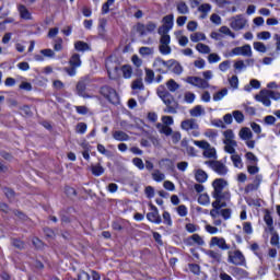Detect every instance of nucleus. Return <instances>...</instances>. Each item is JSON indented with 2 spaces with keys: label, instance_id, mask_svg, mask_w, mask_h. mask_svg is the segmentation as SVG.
Instances as JSON below:
<instances>
[{
  "label": "nucleus",
  "instance_id": "nucleus-3",
  "mask_svg": "<svg viewBox=\"0 0 280 280\" xmlns=\"http://www.w3.org/2000/svg\"><path fill=\"white\" fill-rule=\"evenodd\" d=\"M162 102L166 106L164 113H168L170 115H176V113H178V102H176L174 95L168 94L166 97L162 98Z\"/></svg>",
  "mask_w": 280,
  "mask_h": 280
},
{
  "label": "nucleus",
  "instance_id": "nucleus-31",
  "mask_svg": "<svg viewBox=\"0 0 280 280\" xmlns=\"http://www.w3.org/2000/svg\"><path fill=\"white\" fill-rule=\"evenodd\" d=\"M166 86L168 91H171V93H175V91H178V89H180V85L174 79L168 80L166 82Z\"/></svg>",
  "mask_w": 280,
  "mask_h": 280
},
{
  "label": "nucleus",
  "instance_id": "nucleus-25",
  "mask_svg": "<svg viewBox=\"0 0 280 280\" xmlns=\"http://www.w3.org/2000/svg\"><path fill=\"white\" fill-rule=\"evenodd\" d=\"M4 196L8 198L9 202H14L16 198V192L12 188H2Z\"/></svg>",
  "mask_w": 280,
  "mask_h": 280
},
{
  "label": "nucleus",
  "instance_id": "nucleus-36",
  "mask_svg": "<svg viewBox=\"0 0 280 280\" xmlns=\"http://www.w3.org/2000/svg\"><path fill=\"white\" fill-rule=\"evenodd\" d=\"M131 89L133 91H143V89H145V85H143V81L141 79H136L132 83H131Z\"/></svg>",
  "mask_w": 280,
  "mask_h": 280
},
{
  "label": "nucleus",
  "instance_id": "nucleus-41",
  "mask_svg": "<svg viewBox=\"0 0 280 280\" xmlns=\"http://www.w3.org/2000/svg\"><path fill=\"white\" fill-rule=\"evenodd\" d=\"M159 49L163 56H170V54H172V47H170V44H160Z\"/></svg>",
  "mask_w": 280,
  "mask_h": 280
},
{
  "label": "nucleus",
  "instance_id": "nucleus-20",
  "mask_svg": "<svg viewBox=\"0 0 280 280\" xmlns=\"http://www.w3.org/2000/svg\"><path fill=\"white\" fill-rule=\"evenodd\" d=\"M223 137L225 138L223 140V143H231V144L235 145L236 141L233 140V139H235V133H233V131L231 129L223 131Z\"/></svg>",
  "mask_w": 280,
  "mask_h": 280
},
{
  "label": "nucleus",
  "instance_id": "nucleus-38",
  "mask_svg": "<svg viewBox=\"0 0 280 280\" xmlns=\"http://www.w3.org/2000/svg\"><path fill=\"white\" fill-rule=\"evenodd\" d=\"M196 49L199 54H211V48L202 43L197 44Z\"/></svg>",
  "mask_w": 280,
  "mask_h": 280
},
{
  "label": "nucleus",
  "instance_id": "nucleus-28",
  "mask_svg": "<svg viewBox=\"0 0 280 280\" xmlns=\"http://www.w3.org/2000/svg\"><path fill=\"white\" fill-rule=\"evenodd\" d=\"M19 12H20L21 19H25L26 21H30V19H32V13H30V11L25 5L21 4L19 7Z\"/></svg>",
  "mask_w": 280,
  "mask_h": 280
},
{
  "label": "nucleus",
  "instance_id": "nucleus-7",
  "mask_svg": "<svg viewBox=\"0 0 280 280\" xmlns=\"http://www.w3.org/2000/svg\"><path fill=\"white\" fill-rule=\"evenodd\" d=\"M186 82L192 86H197V89H209V81L199 77H188Z\"/></svg>",
  "mask_w": 280,
  "mask_h": 280
},
{
  "label": "nucleus",
  "instance_id": "nucleus-15",
  "mask_svg": "<svg viewBox=\"0 0 280 280\" xmlns=\"http://www.w3.org/2000/svg\"><path fill=\"white\" fill-rule=\"evenodd\" d=\"M172 65H174V59L165 61L161 57H158L153 61L154 68L166 67L167 69H172Z\"/></svg>",
  "mask_w": 280,
  "mask_h": 280
},
{
  "label": "nucleus",
  "instance_id": "nucleus-37",
  "mask_svg": "<svg viewBox=\"0 0 280 280\" xmlns=\"http://www.w3.org/2000/svg\"><path fill=\"white\" fill-rule=\"evenodd\" d=\"M254 49L256 51H259L260 54H266L268 51V48H266V44L261 42H254Z\"/></svg>",
  "mask_w": 280,
  "mask_h": 280
},
{
  "label": "nucleus",
  "instance_id": "nucleus-57",
  "mask_svg": "<svg viewBox=\"0 0 280 280\" xmlns=\"http://www.w3.org/2000/svg\"><path fill=\"white\" fill-rule=\"evenodd\" d=\"M203 135H205V137H208V139H217L218 138V130L207 129Z\"/></svg>",
  "mask_w": 280,
  "mask_h": 280
},
{
  "label": "nucleus",
  "instance_id": "nucleus-46",
  "mask_svg": "<svg viewBox=\"0 0 280 280\" xmlns=\"http://www.w3.org/2000/svg\"><path fill=\"white\" fill-rule=\"evenodd\" d=\"M122 75L126 79L132 78V67L130 66H122L121 67Z\"/></svg>",
  "mask_w": 280,
  "mask_h": 280
},
{
  "label": "nucleus",
  "instance_id": "nucleus-29",
  "mask_svg": "<svg viewBox=\"0 0 280 280\" xmlns=\"http://www.w3.org/2000/svg\"><path fill=\"white\" fill-rule=\"evenodd\" d=\"M176 8L179 14H189V7L184 1L177 2Z\"/></svg>",
  "mask_w": 280,
  "mask_h": 280
},
{
  "label": "nucleus",
  "instance_id": "nucleus-32",
  "mask_svg": "<svg viewBox=\"0 0 280 280\" xmlns=\"http://www.w3.org/2000/svg\"><path fill=\"white\" fill-rule=\"evenodd\" d=\"M69 65H71L72 67H81L82 65V60L80 59V55L78 54H73L69 60Z\"/></svg>",
  "mask_w": 280,
  "mask_h": 280
},
{
  "label": "nucleus",
  "instance_id": "nucleus-34",
  "mask_svg": "<svg viewBox=\"0 0 280 280\" xmlns=\"http://www.w3.org/2000/svg\"><path fill=\"white\" fill-rule=\"evenodd\" d=\"M106 100H108L110 104H119V95L117 94V91L114 89L106 97Z\"/></svg>",
  "mask_w": 280,
  "mask_h": 280
},
{
  "label": "nucleus",
  "instance_id": "nucleus-48",
  "mask_svg": "<svg viewBox=\"0 0 280 280\" xmlns=\"http://www.w3.org/2000/svg\"><path fill=\"white\" fill-rule=\"evenodd\" d=\"M203 156H206V159H215V149L210 145L203 151Z\"/></svg>",
  "mask_w": 280,
  "mask_h": 280
},
{
  "label": "nucleus",
  "instance_id": "nucleus-51",
  "mask_svg": "<svg viewBox=\"0 0 280 280\" xmlns=\"http://www.w3.org/2000/svg\"><path fill=\"white\" fill-rule=\"evenodd\" d=\"M132 164L138 167V170H145V164L143 163V160L140 158H133Z\"/></svg>",
  "mask_w": 280,
  "mask_h": 280
},
{
  "label": "nucleus",
  "instance_id": "nucleus-62",
  "mask_svg": "<svg viewBox=\"0 0 280 280\" xmlns=\"http://www.w3.org/2000/svg\"><path fill=\"white\" fill-rule=\"evenodd\" d=\"M270 244L271 246H277L279 248V234L277 232L272 233Z\"/></svg>",
  "mask_w": 280,
  "mask_h": 280
},
{
  "label": "nucleus",
  "instance_id": "nucleus-16",
  "mask_svg": "<svg viewBox=\"0 0 280 280\" xmlns=\"http://www.w3.org/2000/svg\"><path fill=\"white\" fill-rule=\"evenodd\" d=\"M212 198H214V201H217V205L219 202H222V200H231V192L229 190H221L218 195L212 194Z\"/></svg>",
  "mask_w": 280,
  "mask_h": 280
},
{
  "label": "nucleus",
  "instance_id": "nucleus-64",
  "mask_svg": "<svg viewBox=\"0 0 280 280\" xmlns=\"http://www.w3.org/2000/svg\"><path fill=\"white\" fill-rule=\"evenodd\" d=\"M77 280H91V276L85 271H81L79 272Z\"/></svg>",
  "mask_w": 280,
  "mask_h": 280
},
{
  "label": "nucleus",
  "instance_id": "nucleus-22",
  "mask_svg": "<svg viewBox=\"0 0 280 280\" xmlns=\"http://www.w3.org/2000/svg\"><path fill=\"white\" fill-rule=\"evenodd\" d=\"M198 12H201L200 19H206L211 12V4L203 3L198 7Z\"/></svg>",
  "mask_w": 280,
  "mask_h": 280
},
{
  "label": "nucleus",
  "instance_id": "nucleus-39",
  "mask_svg": "<svg viewBox=\"0 0 280 280\" xmlns=\"http://www.w3.org/2000/svg\"><path fill=\"white\" fill-rule=\"evenodd\" d=\"M144 81L147 82V84H152V82H154V71L152 69H145Z\"/></svg>",
  "mask_w": 280,
  "mask_h": 280
},
{
  "label": "nucleus",
  "instance_id": "nucleus-61",
  "mask_svg": "<svg viewBox=\"0 0 280 280\" xmlns=\"http://www.w3.org/2000/svg\"><path fill=\"white\" fill-rule=\"evenodd\" d=\"M208 62L213 65V62H220V56L215 52H212L208 56Z\"/></svg>",
  "mask_w": 280,
  "mask_h": 280
},
{
  "label": "nucleus",
  "instance_id": "nucleus-50",
  "mask_svg": "<svg viewBox=\"0 0 280 280\" xmlns=\"http://www.w3.org/2000/svg\"><path fill=\"white\" fill-rule=\"evenodd\" d=\"M161 38H160V45H170L171 43V37L167 35V33H159Z\"/></svg>",
  "mask_w": 280,
  "mask_h": 280
},
{
  "label": "nucleus",
  "instance_id": "nucleus-6",
  "mask_svg": "<svg viewBox=\"0 0 280 280\" xmlns=\"http://www.w3.org/2000/svg\"><path fill=\"white\" fill-rule=\"evenodd\" d=\"M149 207L151 209V212L147 213V219L149 222H152L153 224H161L163 219H161V214H159V208L152 203H150Z\"/></svg>",
  "mask_w": 280,
  "mask_h": 280
},
{
  "label": "nucleus",
  "instance_id": "nucleus-60",
  "mask_svg": "<svg viewBox=\"0 0 280 280\" xmlns=\"http://www.w3.org/2000/svg\"><path fill=\"white\" fill-rule=\"evenodd\" d=\"M232 213H233V211L230 208L221 209V215H222L223 220H231Z\"/></svg>",
  "mask_w": 280,
  "mask_h": 280
},
{
  "label": "nucleus",
  "instance_id": "nucleus-24",
  "mask_svg": "<svg viewBox=\"0 0 280 280\" xmlns=\"http://www.w3.org/2000/svg\"><path fill=\"white\" fill-rule=\"evenodd\" d=\"M264 221L266 222L269 231H273L275 221L272 220V215L270 214V210L265 211Z\"/></svg>",
  "mask_w": 280,
  "mask_h": 280
},
{
  "label": "nucleus",
  "instance_id": "nucleus-26",
  "mask_svg": "<svg viewBox=\"0 0 280 280\" xmlns=\"http://www.w3.org/2000/svg\"><path fill=\"white\" fill-rule=\"evenodd\" d=\"M206 255H208V257H210L211 259H213V261H217V264H220L222 261V254L208 249L206 250Z\"/></svg>",
  "mask_w": 280,
  "mask_h": 280
},
{
  "label": "nucleus",
  "instance_id": "nucleus-19",
  "mask_svg": "<svg viewBox=\"0 0 280 280\" xmlns=\"http://www.w3.org/2000/svg\"><path fill=\"white\" fill-rule=\"evenodd\" d=\"M113 139L116 141H128L130 139V136L121 130H116L113 132Z\"/></svg>",
  "mask_w": 280,
  "mask_h": 280
},
{
  "label": "nucleus",
  "instance_id": "nucleus-17",
  "mask_svg": "<svg viewBox=\"0 0 280 280\" xmlns=\"http://www.w3.org/2000/svg\"><path fill=\"white\" fill-rule=\"evenodd\" d=\"M105 67L108 75L112 73H117L119 71V63L113 62V59H106Z\"/></svg>",
  "mask_w": 280,
  "mask_h": 280
},
{
  "label": "nucleus",
  "instance_id": "nucleus-27",
  "mask_svg": "<svg viewBox=\"0 0 280 280\" xmlns=\"http://www.w3.org/2000/svg\"><path fill=\"white\" fill-rule=\"evenodd\" d=\"M74 48L77 51H91V46L86 44V42H75Z\"/></svg>",
  "mask_w": 280,
  "mask_h": 280
},
{
  "label": "nucleus",
  "instance_id": "nucleus-54",
  "mask_svg": "<svg viewBox=\"0 0 280 280\" xmlns=\"http://www.w3.org/2000/svg\"><path fill=\"white\" fill-rule=\"evenodd\" d=\"M233 117L237 124H243L244 122V114L240 110H234L233 112Z\"/></svg>",
  "mask_w": 280,
  "mask_h": 280
},
{
  "label": "nucleus",
  "instance_id": "nucleus-5",
  "mask_svg": "<svg viewBox=\"0 0 280 280\" xmlns=\"http://www.w3.org/2000/svg\"><path fill=\"white\" fill-rule=\"evenodd\" d=\"M164 25L160 26L158 34H167L174 27V15L168 14L163 18Z\"/></svg>",
  "mask_w": 280,
  "mask_h": 280
},
{
  "label": "nucleus",
  "instance_id": "nucleus-55",
  "mask_svg": "<svg viewBox=\"0 0 280 280\" xmlns=\"http://www.w3.org/2000/svg\"><path fill=\"white\" fill-rule=\"evenodd\" d=\"M231 159L232 163L234 164V167H243L242 158L240 155L233 154Z\"/></svg>",
  "mask_w": 280,
  "mask_h": 280
},
{
  "label": "nucleus",
  "instance_id": "nucleus-40",
  "mask_svg": "<svg viewBox=\"0 0 280 280\" xmlns=\"http://www.w3.org/2000/svg\"><path fill=\"white\" fill-rule=\"evenodd\" d=\"M228 93H229V90L226 88L222 89L221 91L213 94V101L214 102H220V100L225 97V95H228Z\"/></svg>",
  "mask_w": 280,
  "mask_h": 280
},
{
  "label": "nucleus",
  "instance_id": "nucleus-18",
  "mask_svg": "<svg viewBox=\"0 0 280 280\" xmlns=\"http://www.w3.org/2000/svg\"><path fill=\"white\" fill-rule=\"evenodd\" d=\"M188 244L190 246L194 244H197V246H205V240H202L199 234H192L190 237H188Z\"/></svg>",
  "mask_w": 280,
  "mask_h": 280
},
{
  "label": "nucleus",
  "instance_id": "nucleus-13",
  "mask_svg": "<svg viewBox=\"0 0 280 280\" xmlns=\"http://www.w3.org/2000/svg\"><path fill=\"white\" fill-rule=\"evenodd\" d=\"M229 183L222 178H217L212 182L213 191L212 194H217V196L220 194V191H224V187H226Z\"/></svg>",
  "mask_w": 280,
  "mask_h": 280
},
{
  "label": "nucleus",
  "instance_id": "nucleus-11",
  "mask_svg": "<svg viewBox=\"0 0 280 280\" xmlns=\"http://www.w3.org/2000/svg\"><path fill=\"white\" fill-rule=\"evenodd\" d=\"M231 27L236 32L240 30H244V27H246V20L242 18V15H236L231 22Z\"/></svg>",
  "mask_w": 280,
  "mask_h": 280
},
{
  "label": "nucleus",
  "instance_id": "nucleus-4",
  "mask_svg": "<svg viewBox=\"0 0 280 280\" xmlns=\"http://www.w3.org/2000/svg\"><path fill=\"white\" fill-rule=\"evenodd\" d=\"M205 164L209 165L219 176H226L229 174V168L220 161H206Z\"/></svg>",
  "mask_w": 280,
  "mask_h": 280
},
{
  "label": "nucleus",
  "instance_id": "nucleus-52",
  "mask_svg": "<svg viewBox=\"0 0 280 280\" xmlns=\"http://www.w3.org/2000/svg\"><path fill=\"white\" fill-rule=\"evenodd\" d=\"M245 156L247 161H249L250 165H257V161L259 160L257 159L256 154H254L253 152H247Z\"/></svg>",
  "mask_w": 280,
  "mask_h": 280
},
{
  "label": "nucleus",
  "instance_id": "nucleus-8",
  "mask_svg": "<svg viewBox=\"0 0 280 280\" xmlns=\"http://www.w3.org/2000/svg\"><path fill=\"white\" fill-rule=\"evenodd\" d=\"M209 246L210 248H213V246H218V248H220L221 250H229L231 248V245L226 244V240H224V237L218 236H213L210 240Z\"/></svg>",
  "mask_w": 280,
  "mask_h": 280
},
{
  "label": "nucleus",
  "instance_id": "nucleus-10",
  "mask_svg": "<svg viewBox=\"0 0 280 280\" xmlns=\"http://www.w3.org/2000/svg\"><path fill=\"white\" fill-rule=\"evenodd\" d=\"M267 93H268V90H261L259 94L255 95V101L261 102L264 106L269 107L272 104V102H270V96Z\"/></svg>",
  "mask_w": 280,
  "mask_h": 280
},
{
  "label": "nucleus",
  "instance_id": "nucleus-42",
  "mask_svg": "<svg viewBox=\"0 0 280 280\" xmlns=\"http://www.w3.org/2000/svg\"><path fill=\"white\" fill-rule=\"evenodd\" d=\"M91 170L93 176H102V174H104V168L102 164L92 165Z\"/></svg>",
  "mask_w": 280,
  "mask_h": 280
},
{
  "label": "nucleus",
  "instance_id": "nucleus-59",
  "mask_svg": "<svg viewBox=\"0 0 280 280\" xmlns=\"http://www.w3.org/2000/svg\"><path fill=\"white\" fill-rule=\"evenodd\" d=\"M188 268L192 275H200V265L198 264H189Z\"/></svg>",
  "mask_w": 280,
  "mask_h": 280
},
{
  "label": "nucleus",
  "instance_id": "nucleus-63",
  "mask_svg": "<svg viewBox=\"0 0 280 280\" xmlns=\"http://www.w3.org/2000/svg\"><path fill=\"white\" fill-rule=\"evenodd\" d=\"M234 69L240 73L242 69H246V65L244 63V60H238L234 63Z\"/></svg>",
  "mask_w": 280,
  "mask_h": 280
},
{
  "label": "nucleus",
  "instance_id": "nucleus-14",
  "mask_svg": "<svg viewBox=\"0 0 280 280\" xmlns=\"http://www.w3.org/2000/svg\"><path fill=\"white\" fill-rule=\"evenodd\" d=\"M180 126L182 129L186 130L187 132H189V130H198L199 128L198 122H196V119L194 118L182 121Z\"/></svg>",
  "mask_w": 280,
  "mask_h": 280
},
{
  "label": "nucleus",
  "instance_id": "nucleus-58",
  "mask_svg": "<svg viewBox=\"0 0 280 280\" xmlns=\"http://www.w3.org/2000/svg\"><path fill=\"white\" fill-rule=\"evenodd\" d=\"M113 90H114L113 88H110V86H108V85H104V86L101 88L100 93H101V95H104L105 98H107L108 95H109V93H110Z\"/></svg>",
  "mask_w": 280,
  "mask_h": 280
},
{
  "label": "nucleus",
  "instance_id": "nucleus-30",
  "mask_svg": "<svg viewBox=\"0 0 280 280\" xmlns=\"http://www.w3.org/2000/svg\"><path fill=\"white\" fill-rule=\"evenodd\" d=\"M190 40L192 43H200V40H207V35L203 33L197 32L190 35Z\"/></svg>",
  "mask_w": 280,
  "mask_h": 280
},
{
  "label": "nucleus",
  "instance_id": "nucleus-33",
  "mask_svg": "<svg viewBox=\"0 0 280 280\" xmlns=\"http://www.w3.org/2000/svg\"><path fill=\"white\" fill-rule=\"evenodd\" d=\"M189 113L191 117H200V115H205V109L200 105H197Z\"/></svg>",
  "mask_w": 280,
  "mask_h": 280
},
{
  "label": "nucleus",
  "instance_id": "nucleus-45",
  "mask_svg": "<svg viewBox=\"0 0 280 280\" xmlns=\"http://www.w3.org/2000/svg\"><path fill=\"white\" fill-rule=\"evenodd\" d=\"M273 40L276 42V50H275V52H271L270 56H279V52H280V35L275 34Z\"/></svg>",
  "mask_w": 280,
  "mask_h": 280
},
{
  "label": "nucleus",
  "instance_id": "nucleus-21",
  "mask_svg": "<svg viewBox=\"0 0 280 280\" xmlns=\"http://www.w3.org/2000/svg\"><path fill=\"white\" fill-rule=\"evenodd\" d=\"M240 137L243 139V141H248L253 139V131H250V128L244 127L240 130Z\"/></svg>",
  "mask_w": 280,
  "mask_h": 280
},
{
  "label": "nucleus",
  "instance_id": "nucleus-53",
  "mask_svg": "<svg viewBox=\"0 0 280 280\" xmlns=\"http://www.w3.org/2000/svg\"><path fill=\"white\" fill-rule=\"evenodd\" d=\"M198 202H199V205H202V206L209 205V202H210L209 195H208V194H201V195H199V197H198Z\"/></svg>",
  "mask_w": 280,
  "mask_h": 280
},
{
  "label": "nucleus",
  "instance_id": "nucleus-47",
  "mask_svg": "<svg viewBox=\"0 0 280 280\" xmlns=\"http://www.w3.org/2000/svg\"><path fill=\"white\" fill-rule=\"evenodd\" d=\"M172 67H173L172 71L176 75H180V73H183V66H180L178 61L174 60V63H172Z\"/></svg>",
  "mask_w": 280,
  "mask_h": 280
},
{
  "label": "nucleus",
  "instance_id": "nucleus-35",
  "mask_svg": "<svg viewBox=\"0 0 280 280\" xmlns=\"http://www.w3.org/2000/svg\"><path fill=\"white\" fill-rule=\"evenodd\" d=\"M156 93L161 100H164L165 97H168V95H172V93H170V91H167L163 85H160L158 88Z\"/></svg>",
  "mask_w": 280,
  "mask_h": 280
},
{
  "label": "nucleus",
  "instance_id": "nucleus-9",
  "mask_svg": "<svg viewBox=\"0 0 280 280\" xmlns=\"http://www.w3.org/2000/svg\"><path fill=\"white\" fill-rule=\"evenodd\" d=\"M233 56H246L247 58H250L253 56V49L250 48V45L246 44L242 47H235L232 49Z\"/></svg>",
  "mask_w": 280,
  "mask_h": 280
},
{
  "label": "nucleus",
  "instance_id": "nucleus-1",
  "mask_svg": "<svg viewBox=\"0 0 280 280\" xmlns=\"http://www.w3.org/2000/svg\"><path fill=\"white\" fill-rule=\"evenodd\" d=\"M155 30H156V23L154 22H148L147 24L138 22L132 27V31L139 34L141 38L142 36H147L148 33L152 34V32H155Z\"/></svg>",
  "mask_w": 280,
  "mask_h": 280
},
{
  "label": "nucleus",
  "instance_id": "nucleus-12",
  "mask_svg": "<svg viewBox=\"0 0 280 280\" xmlns=\"http://www.w3.org/2000/svg\"><path fill=\"white\" fill-rule=\"evenodd\" d=\"M77 94L84 100H90L92 97L86 93V81L81 80L77 83Z\"/></svg>",
  "mask_w": 280,
  "mask_h": 280
},
{
  "label": "nucleus",
  "instance_id": "nucleus-23",
  "mask_svg": "<svg viewBox=\"0 0 280 280\" xmlns=\"http://www.w3.org/2000/svg\"><path fill=\"white\" fill-rule=\"evenodd\" d=\"M195 178L197 183H207V178H209V175L203 170H197L195 173Z\"/></svg>",
  "mask_w": 280,
  "mask_h": 280
},
{
  "label": "nucleus",
  "instance_id": "nucleus-43",
  "mask_svg": "<svg viewBox=\"0 0 280 280\" xmlns=\"http://www.w3.org/2000/svg\"><path fill=\"white\" fill-rule=\"evenodd\" d=\"M152 178L153 180H155V183H161L163 182V179L165 178V174H163L161 171L159 170H155L153 173H152Z\"/></svg>",
  "mask_w": 280,
  "mask_h": 280
},
{
  "label": "nucleus",
  "instance_id": "nucleus-56",
  "mask_svg": "<svg viewBox=\"0 0 280 280\" xmlns=\"http://www.w3.org/2000/svg\"><path fill=\"white\" fill-rule=\"evenodd\" d=\"M194 143L197 145V148H201V150H207L211 145L209 142L205 140H195Z\"/></svg>",
  "mask_w": 280,
  "mask_h": 280
},
{
  "label": "nucleus",
  "instance_id": "nucleus-49",
  "mask_svg": "<svg viewBox=\"0 0 280 280\" xmlns=\"http://www.w3.org/2000/svg\"><path fill=\"white\" fill-rule=\"evenodd\" d=\"M224 143V150L225 152H228L229 154H235V148H237V142H235V144H231L229 142H223Z\"/></svg>",
  "mask_w": 280,
  "mask_h": 280
},
{
  "label": "nucleus",
  "instance_id": "nucleus-2",
  "mask_svg": "<svg viewBox=\"0 0 280 280\" xmlns=\"http://www.w3.org/2000/svg\"><path fill=\"white\" fill-rule=\"evenodd\" d=\"M228 255L229 264H233L234 266H246V257H244V254L240 249L229 252Z\"/></svg>",
  "mask_w": 280,
  "mask_h": 280
},
{
  "label": "nucleus",
  "instance_id": "nucleus-44",
  "mask_svg": "<svg viewBox=\"0 0 280 280\" xmlns=\"http://www.w3.org/2000/svg\"><path fill=\"white\" fill-rule=\"evenodd\" d=\"M140 56H152L154 54V48L152 47H140L139 48Z\"/></svg>",
  "mask_w": 280,
  "mask_h": 280
}]
</instances>
